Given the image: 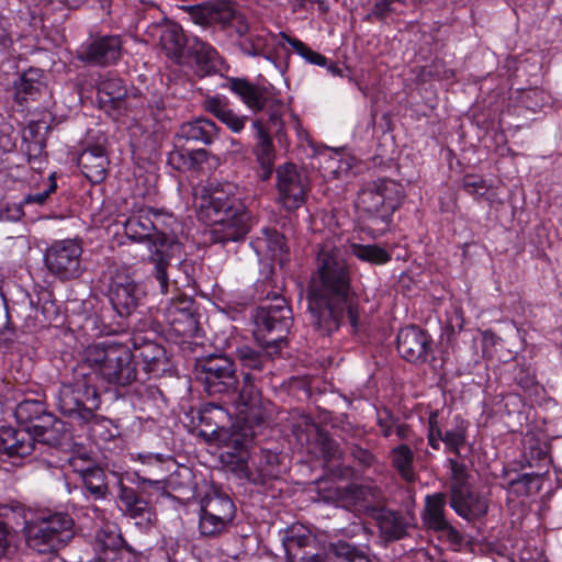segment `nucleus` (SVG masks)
<instances>
[{"mask_svg":"<svg viewBox=\"0 0 562 562\" xmlns=\"http://www.w3.org/2000/svg\"><path fill=\"white\" fill-rule=\"evenodd\" d=\"M311 323L321 336L338 330L347 315L353 331L362 326L357 297L351 291L350 272L341 249L331 239L318 245L315 272L308 293Z\"/></svg>","mask_w":562,"mask_h":562,"instance_id":"1","label":"nucleus"},{"mask_svg":"<svg viewBox=\"0 0 562 562\" xmlns=\"http://www.w3.org/2000/svg\"><path fill=\"white\" fill-rule=\"evenodd\" d=\"M232 183L203 188L195 194L198 216L212 225L213 243L227 244L243 240L250 229V214L236 196Z\"/></svg>","mask_w":562,"mask_h":562,"instance_id":"2","label":"nucleus"},{"mask_svg":"<svg viewBox=\"0 0 562 562\" xmlns=\"http://www.w3.org/2000/svg\"><path fill=\"white\" fill-rule=\"evenodd\" d=\"M161 214L151 207L140 209L124 223V233L133 241L147 243L148 262L154 266V276L161 293H167L169 277L167 269L175 257L180 256L181 244L176 234L161 227Z\"/></svg>","mask_w":562,"mask_h":562,"instance_id":"3","label":"nucleus"},{"mask_svg":"<svg viewBox=\"0 0 562 562\" xmlns=\"http://www.w3.org/2000/svg\"><path fill=\"white\" fill-rule=\"evenodd\" d=\"M18 423L47 446L45 462L48 468L59 469L65 479L66 488L70 492L66 468L70 465V434L65 423L48 413L40 400H24L14 412Z\"/></svg>","mask_w":562,"mask_h":562,"instance_id":"4","label":"nucleus"},{"mask_svg":"<svg viewBox=\"0 0 562 562\" xmlns=\"http://www.w3.org/2000/svg\"><path fill=\"white\" fill-rule=\"evenodd\" d=\"M405 198L401 183L380 178L366 182L358 192L357 209L368 220L382 224L381 232L391 223L393 213L402 205Z\"/></svg>","mask_w":562,"mask_h":562,"instance_id":"5","label":"nucleus"},{"mask_svg":"<svg viewBox=\"0 0 562 562\" xmlns=\"http://www.w3.org/2000/svg\"><path fill=\"white\" fill-rule=\"evenodd\" d=\"M226 88L252 112H266L268 119L265 123L278 126L277 133L282 130L281 117L285 105L272 87L256 85L245 78L232 77L227 79Z\"/></svg>","mask_w":562,"mask_h":562,"instance_id":"6","label":"nucleus"},{"mask_svg":"<svg viewBox=\"0 0 562 562\" xmlns=\"http://www.w3.org/2000/svg\"><path fill=\"white\" fill-rule=\"evenodd\" d=\"M255 324L256 339L268 341L269 347L281 350L288 344L286 336L293 324L292 310L284 297L276 296L257 308Z\"/></svg>","mask_w":562,"mask_h":562,"instance_id":"7","label":"nucleus"},{"mask_svg":"<svg viewBox=\"0 0 562 562\" xmlns=\"http://www.w3.org/2000/svg\"><path fill=\"white\" fill-rule=\"evenodd\" d=\"M195 374L209 395L234 393L238 386L234 362L225 356L212 355L199 360Z\"/></svg>","mask_w":562,"mask_h":562,"instance_id":"8","label":"nucleus"},{"mask_svg":"<svg viewBox=\"0 0 562 562\" xmlns=\"http://www.w3.org/2000/svg\"><path fill=\"white\" fill-rule=\"evenodd\" d=\"M227 469L256 485H263L268 481L279 476V457L269 450H260L247 459L243 453L238 456L228 454L225 461Z\"/></svg>","mask_w":562,"mask_h":562,"instance_id":"9","label":"nucleus"},{"mask_svg":"<svg viewBox=\"0 0 562 562\" xmlns=\"http://www.w3.org/2000/svg\"><path fill=\"white\" fill-rule=\"evenodd\" d=\"M70 527V518L67 513H41L34 519L25 521V539L27 546L44 553L54 548V541L63 530Z\"/></svg>","mask_w":562,"mask_h":562,"instance_id":"10","label":"nucleus"},{"mask_svg":"<svg viewBox=\"0 0 562 562\" xmlns=\"http://www.w3.org/2000/svg\"><path fill=\"white\" fill-rule=\"evenodd\" d=\"M448 496L445 493H434L425 497V505L420 518L428 531L445 540L454 549L463 543L462 533L447 518Z\"/></svg>","mask_w":562,"mask_h":562,"instance_id":"11","label":"nucleus"},{"mask_svg":"<svg viewBox=\"0 0 562 562\" xmlns=\"http://www.w3.org/2000/svg\"><path fill=\"white\" fill-rule=\"evenodd\" d=\"M277 188L280 203L288 210L301 207L308 190L307 177L304 170L288 162L277 169Z\"/></svg>","mask_w":562,"mask_h":562,"instance_id":"12","label":"nucleus"},{"mask_svg":"<svg viewBox=\"0 0 562 562\" xmlns=\"http://www.w3.org/2000/svg\"><path fill=\"white\" fill-rule=\"evenodd\" d=\"M288 41L290 36L283 32L274 34L265 27H249L247 33L237 41V45L248 56L271 59Z\"/></svg>","mask_w":562,"mask_h":562,"instance_id":"13","label":"nucleus"},{"mask_svg":"<svg viewBox=\"0 0 562 562\" xmlns=\"http://www.w3.org/2000/svg\"><path fill=\"white\" fill-rule=\"evenodd\" d=\"M47 90V77L43 69L29 67L19 72L11 86V95L15 105L22 110L36 102Z\"/></svg>","mask_w":562,"mask_h":562,"instance_id":"14","label":"nucleus"},{"mask_svg":"<svg viewBox=\"0 0 562 562\" xmlns=\"http://www.w3.org/2000/svg\"><path fill=\"white\" fill-rule=\"evenodd\" d=\"M122 42L119 36L106 35L82 44L77 49V58L95 66H109L121 58Z\"/></svg>","mask_w":562,"mask_h":562,"instance_id":"15","label":"nucleus"},{"mask_svg":"<svg viewBox=\"0 0 562 562\" xmlns=\"http://www.w3.org/2000/svg\"><path fill=\"white\" fill-rule=\"evenodd\" d=\"M396 342L400 355L412 363L426 362L432 351L429 335L416 325L402 328Z\"/></svg>","mask_w":562,"mask_h":562,"instance_id":"16","label":"nucleus"},{"mask_svg":"<svg viewBox=\"0 0 562 562\" xmlns=\"http://www.w3.org/2000/svg\"><path fill=\"white\" fill-rule=\"evenodd\" d=\"M72 472L77 473L85 488L94 497L102 498L106 491V476L102 468L95 464L86 452L76 449L72 443Z\"/></svg>","mask_w":562,"mask_h":562,"instance_id":"17","label":"nucleus"},{"mask_svg":"<svg viewBox=\"0 0 562 562\" xmlns=\"http://www.w3.org/2000/svg\"><path fill=\"white\" fill-rule=\"evenodd\" d=\"M109 295L115 312L121 317H127L137 308L145 292L130 277H116L111 283Z\"/></svg>","mask_w":562,"mask_h":562,"instance_id":"18","label":"nucleus"},{"mask_svg":"<svg viewBox=\"0 0 562 562\" xmlns=\"http://www.w3.org/2000/svg\"><path fill=\"white\" fill-rule=\"evenodd\" d=\"M252 127L256 132V137L258 139V143L254 148V154L256 156L258 164L260 165V171L258 173V177L260 180L266 181L272 175L276 159L274 146L271 140L270 133L279 135L281 134L283 128L277 133L276 130L278 128V126L271 125L270 123H265L263 119L254 120Z\"/></svg>","mask_w":562,"mask_h":562,"instance_id":"19","label":"nucleus"},{"mask_svg":"<svg viewBox=\"0 0 562 562\" xmlns=\"http://www.w3.org/2000/svg\"><path fill=\"white\" fill-rule=\"evenodd\" d=\"M132 344L135 349L134 359L138 358L142 361L147 373L158 375L167 370L168 359L162 346L139 334L132 337Z\"/></svg>","mask_w":562,"mask_h":562,"instance_id":"20","label":"nucleus"},{"mask_svg":"<svg viewBox=\"0 0 562 562\" xmlns=\"http://www.w3.org/2000/svg\"><path fill=\"white\" fill-rule=\"evenodd\" d=\"M43 445L38 437L25 429L0 427V452L9 457H26Z\"/></svg>","mask_w":562,"mask_h":562,"instance_id":"21","label":"nucleus"},{"mask_svg":"<svg viewBox=\"0 0 562 562\" xmlns=\"http://www.w3.org/2000/svg\"><path fill=\"white\" fill-rule=\"evenodd\" d=\"M43 445L38 437L25 429L0 427V452L9 457H26Z\"/></svg>","mask_w":562,"mask_h":562,"instance_id":"22","label":"nucleus"},{"mask_svg":"<svg viewBox=\"0 0 562 562\" xmlns=\"http://www.w3.org/2000/svg\"><path fill=\"white\" fill-rule=\"evenodd\" d=\"M43 445L38 437L25 429L0 427V452L9 457H26Z\"/></svg>","mask_w":562,"mask_h":562,"instance_id":"23","label":"nucleus"},{"mask_svg":"<svg viewBox=\"0 0 562 562\" xmlns=\"http://www.w3.org/2000/svg\"><path fill=\"white\" fill-rule=\"evenodd\" d=\"M115 353H121V360L105 364L102 379L121 386L130 385L137 378L133 352L127 346L119 345Z\"/></svg>","mask_w":562,"mask_h":562,"instance_id":"24","label":"nucleus"},{"mask_svg":"<svg viewBox=\"0 0 562 562\" xmlns=\"http://www.w3.org/2000/svg\"><path fill=\"white\" fill-rule=\"evenodd\" d=\"M120 499L124 505L125 513L135 520V524L142 529H149L157 519L153 506L144 498L139 497L132 487L123 486L120 491Z\"/></svg>","mask_w":562,"mask_h":562,"instance_id":"25","label":"nucleus"},{"mask_svg":"<svg viewBox=\"0 0 562 562\" xmlns=\"http://www.w3.org/2000/svg\"><path fill=\"white\" fill-rule=\"evenodd\" d=\"M449 505L457 515L468 521L476 520L486 515L488 510L487 499L470 487L454 496H449Z\"/></svg>","mask_w":562,"mask_h":562,"instance_id":"26","label":"nucleus"},{"mask_svg":"<svg viewBox=\"0 0 562 562\" xmlns=\"http://www.w3.org/2000/svg\"><path fill=\"white\" fill-rule=\"evenodd\" d=\"M119 345L100 342L87 346L80 353L79 366L90 368L102 378L105 364L121 360V353H115Z\"/></svg>","mask_w":562,"mask_h":562,"instance_id":"27","label":"nucleus"},{"mask_svg":"<svg viewBox=\"0 0 562 562\" xmlns=\"http://www.w3.org/2000/svg\"><path fill=\"white\" fill-rule=\"evenodd\" d=\"M81 172L91 182H101L108 172L109 159L101 145H93L85 149L78 157Z\"/></svg>","mask_w":562,"mask_h":562,"instance_id":"28","label":"nucleus"},{"mask_svg":"<svg viewBox=\"0 0 562 562\" xmlns=\"http://www.w3.org/2000/svg\"><path fill=\"white\" fill-rule=\"evenodd\" d=\"M167 322L172 331L182 337H191L198 329V319L190 301L173 303L167 310Z\"/></svg>","mask_w":562,"mask_h":562,"instance_id":"29","label":"nucleus"},{"mask_svg":"<svg viewBox=\"0 0 562 562\" xmlns=\"http://www.w3.org/2000/svg\"><path fill=\"white\" fill-rule=\"evenodd\" d=\"M47 269L61 280H68L70 265V240L64 239L54 243L47 248L44 256Z\"/></svg>","mask_w":562,"mask_h":562,"instance_id":"30","label":"nucleus"},{"mask_svg":"<svg viewBox=\"0 0 562 562\" xmlns=\"http://www.w3.org/2000/svg\"><path fill=\"white\" fill-rule=\"evenodd\" d=\"M376 521L382 537L387 541L402 539L409 528V521L405 515L390 509H381Z\"/></svg>","mask_w":562,"mask_h":562,"instance_id":"31","label":"nucleus"},{"mask_svg":"<svg viewBox=\"0 0 562 562\" xmlns=\"http://www.w3.org/2000/svg\"><path fill=\"white\" fill-rule=\"evenodd\" d=\"M220 127L210 119L199 117L183 123L179 130V136L187 140L212 144L218 137Z\"/></svg>","mask_w":562,"mask_h":562,"instance_id":"32","label":"nucleus"},{"mask_svg":"<svg viewBox=\"0 0 562 562\" xmlns=\"http://www.w3.org/2000/svg\"><path fill=\"white\" fill-rule=\"evenodd\" d=\"M225 0L201 3L195 5H182L180 9L186 12L189 19L198 25L209 26L218 24L221 16H226L227 11L222 13Z\"/></svg>","mask_w":562,"mask_h":562,"instance_id":"33","label":"nucleus"},{"mask_svg":"<svg viewBox=\"0 0 562 562\" xmlns=\"http://www.w3.org/2000/svg\"><path fill=\"white\" fill-rule=\"evenodd\" d=\"M259 342L263 349L262 351L245 345L236 349V357L244 368L260 372L265 369L266 362L278 356L281 350L269 347L268 341Z\"/></svg>","mask_w":562,"mask_h":562,"instance_id":"34","label":"nucleus"},{"mask_svg":"<svg viewBox=\"0 0 562 562\" xmlns=\"http://www.w3.org/2000/svg\"><path fill=\"white\" fill-rule=\"evenodd\" d=\"M315 537L302 525L292 526L286 530L282 543L286 553V561L292 562L297 555V551L315 543Z\"/></svg>","mask_w":562,"mask_h":562,"instance_id":"35","label":"nucleus"},{"mask_svg":"<svg viewBox=\"0 0 562 562\" xmlns=\"http://www.w3.org/2000/svg\"><path fill=\"white\" fill-rule=\"evenodd\" d=\"M201 509L224 517L233 522L236 507L232 498L220 491L213 490L201 499Z\"/></svg>","mask_w":562,"mask_h":562,"instance_id":"36","label":"nucleus"},{"mask_svg":"<svg viewBox=\"0 0 562 562\" xmlns=\"http://www.w3.org/2000/svg\"><path fill=\"white\" fill-rule=\"evenodd\" d=\"M392 467L398 475L406 482H413L416 479L414 470L415 454L412 448L405 443L394 447L390 452Z\"/></svg>","mask_w":562,"mask_h":562,"instance_id":"37","label":"nucleus"},{"mask_svg":"<svg viewBox=\"0 0 562 562\" xmlns=\"http://www.w3.org/2000/svg\"><path fill=\"white\" fill-rule=\"evenodd\" d=\"M469 423L456 415L451 422V427L443 431V445L446 450L452 452L454 456H460L461 448L467 442Z\"/></svg>","mask_w":562,"mask_h":562,"instance_id":"38","label":"nucleus"},{"mask_svg":"<svg viewBox=\"0 0 562 562\" xmlns=\"http://www.w3.org/2000/svg\"><path fill=\"white\" fill-rule=\"evenodd\" d=\"M227 11L226 16H221L218 25L226 30L229 36H236L237 41L240 40L249 30V24L245 16L238 12L235 7L225 0L222 13Z\"/></svg>","mask_w":562,"mask_h":562,"instance_id":"39","label":"nucleus"},{"mask_svg":"<svg viewBox=\"0 0 562 562\" xmlns=\"http://www.w3.org/2000/svg\"><path fill=\"white\" fill-rule=\"evenodd\" d=\"M160 44L168 56L179 59L183 56L187 38L182 29L179 25L172 24L161 33Z\"/></svg>","mask_w":562,"mask_h":562,"instance_id":"40","label":"nucleus"},{"mask_svg":"<svg viewBox=\"0 0 562 562\" xmlns=\"http://www.w3.org/2000/svg\"><path fill=\"white\" fill-rule=\"evenodd\" d=\"M127 94L124 81L113 75L102 79L98 86V95L101 102H111L115 105L122 102Z\"/></svg>","mask_w":562,"mask_h":562,"instance_id":"41","label":"nucleus"},{"mask_svg":"<svg viewBox=\"0 0 562 562\" xmlns=\"http://www.w3.org/2000/svg\"><path fill=\"white\" fill-rule=\"evenodd\" d=\"M255 375L245 373L243 378V385L238 391L237 406L243 407L241 412H252L258 408L261 400V393L255 384Z\"/></svg>","mask_w":562,"mask_h":562,"instance_id":"42","label":"nucleus"},{"mask_svg":"<svg viewBox=\"0 0 562 562\" xmlns=\"http://www.w3.org/2000/svg\"><path fill=\"white\" fill-rule=\"evenodd\" d=\"M232 524V521L226 520L224 517L200 509L199 531L202 537L215 538L228 531Z\"/></svg>","mask_w":562,"mask_h":562,"instance_id":"43","label":"nucleus"},{"mask_svg":"<svg viewBox=\"0 0 562 562\" xmlns=\"http://www.w3.org/2000/svg\"><path fill=\"white\" fill-rule=\"evenodd\" d=\"M351 252L358 259L374 265H384L391 260V255L378 245L352 244Z\"/></svg>","mask_w":562,"mask_h":562,"instance_id":"44","label":"nucleus"},{"mask_svg":"<svg viewBox=\"0 0 562 562\" xmlns=\"http://www.w3.org/2000/svg\"><path fill=\"white\" fill-rule=\"evenodd\" d=\"M263 243L266 244L267 250L270 252L273 260L283 262V257L288 251V246L284 236L276 229L265 228Z\"/></svg>","mask_w":562,"mask_h":562,"instance_id":"45","label":"nucleus"},{"mask_svg":"<svg viewBox=\"0 0 562 562\" xmlns=\"http://www.w3.org/2000/svg\"><path fill=\"white\" fill-rule=\"evenodd\" d=\"M448 462L451 474L449 496H454L458 493H461L463 490L469 488V475L464 464L458 462L456 459H449Z\"/></svg>","mask_w":562,"mask_h":562,"instance_id":"46","label":"nucleus"},{"mask_svg":"<svg viewBox=\"0 0 562 562\" xmlns=\"http://www.w3.org/2000/svg\"><path fill=\"white\" fill-rule=\"evenodd\" d=\"M94 305V300L89 299L80 302V311L72 308L75 311L77 323L80 329L85 333L89 330H94L97 328L98 316L94 312H92Z\"/></svg>","mask_w":562,"mask_h":562,"instance_id":"47","label":"nucleus"},{"mask_svg":"<svg viewBox=\"0 0 562 562\" xmlns=\"http://www.w3.org/2000/svg\"><path fill=\"white\" fill-rule=\"evenodd\" d=\"M288 43L293 47V49L300 54L305 60H307L310 64L318 65V66H327V58L311 49L308 46H306L303 42H301L297 38L290 37V41Z\"/></svg>","mask_w":562,"mask_h":562,"instance_id":"48","label":"nucleus"},{"mask_svg":"<svg viewBox=\"0 0 562 562\" xmlns=\"http://www.w3.org/2000/svg\"><path fill=\"white\" fill-rule=\"evenodd\" d=\"M536 475L530 473L519 474L517 477L508 481L507 488L516 496H528L531 491V484Z\"/></svg>","mask_w":562,"mask_h":562,"instance_id":"49","label":"nucleus"},{"mask_svg":"<svg viewBox=\"0 0 562 562\" xmlns=\"http://www.w3.org/2000/svg\"><path fill=\"white\" fill-rule=\"evenodd\" d=\"M203 108L217 120H221L231 109L228 99L223 95L207 97L203 102Z\"/></svg>","mask_w":562,"mask_h":562,"instance_id":"50","label":"nucleus"},{"mask_svg":"<svg viewBox=\"0 0 562 562\" xmlns=\"http://www.w3.org/2000/svg\"><path fill=\"white\" fill-rule=\"evenodd\" d=\"M462 187L474 196H483L488 189L486 181L477 175H465L462 179Z\"/></svg>","mask_w":562,"mask_h":562,"instance_id":"51","label":"nucleus"},{"mask_svg":"<svg viewBox=\"0 0 562 562\" xmlns=\"http://www.w3.org/2000/svg\"><path fill=\"white\" fill-rule=\"evenodd\" d=\"M515 382L524 392H531L537 387L535 371L530 367L520 366L516 369Z\"/></svg>","mask_w":562,"mask_h":562,"instance_id":"52","label":"nucleus"},{"mask_svg":"<svg viewBox=\"0 0 562 562\" xmlns=\"http://www.w3.org/2000/svg\"><path fill=\"white\" fill-rule=\"evenodd\" d=\"M428 442L431 448L438 450L440 442H443V430L438 423V412H431L428 417Z\"/></svg>","mask_w":562,"mask_h":562,"instance_id":"53","label":"nucleus"},{"mask_svg":"<svg viewBox=\"0 0 562 562\" xmlns=\"http://www.w3.org/2000/svg\"><path fill=\"white\" fill-rule=\"evenodd\" d=\"M190 52L194 54L198 59L204 61H213L217 56V52L210 44L194 37Z\"/></svg>","mask_w":562,"mask_h":562,"instance_id":"54","label":"nucleus"},{"mask_svg":"<svg viewBox=\"0 0 562 562\" xmlns=\"http://www.w3.org/2000/svg\"><path fill=\"white\" fill-rule=\"evenodd\" d=\"M13 533L9 526L0 519V559L7 558L14 550Z\"/></svg>","mask_w":562,"mask_h":562,"instance_id":"55","label":"nucleus"},{"mask_svg":"<svg viewBox=\"0 0 562 562\" xmlns=\"http://www.w3.org/2000/svg\"><path fill=\"white\" fill-rule=\"evenodd\" d=\"M48 179H49V184L47 186L46 189H44L42 192L29 193L24 198L23 203L26 205L44 204L46 202V200L48 199L49 194L53 193L57 188V183H56L54 175H49Z\"/></svg>","mask_w":562,"mask_h":562,"instance_id":"56","label":"nucleus"},{"mask_svg":"<svg viewBox=\"0 0 562 562\" xmlns=\"http://www.w3.org/2000/svg\"><path fill=\"white\" fill-rule=\"evenodd\" d=\"M187 160L182 165L178 164V170L195 169L199 165L207 160L209 153L205 149L187 150Z\"/></svg>","mask_w":562,"mask_h":562,"instance_id":"57","label":"nucleus"},{"mask_svg":"<svg viewBox=\"0 0 562 562\" xmlns=\"http://www.w3.org/2000/svg\"><path fill=\"white\" fill-rule=\"evenodd\" d=\"M225 124L232 132L239 133L245 128L248 121V116L238 115L234 110L229 109L226 114L220 120Z\"/></svg>","mask_w":562,"mask_h":562,"instance_id":"58","label":"nucleus"},{"mask_svg":"<svg viewBox=\"0 0 562 562\" xmlns=\"http://www.w3.org/2000/svg\"><path fill=\"white\" fill-rule=\"evenodd\" d=\"M526 459L531 468L538 465L540 462L549 463L548 452L541 448L539 443L529 447V452H526Z\"/></svg>","mask_w":562,"mask_h":562,"instance_id":"59","label":"nucleus"},{"mask_svg":"<svg viewBox=\"0 0 562 562\" xmlns=\"http://www.w3.org/2000/svg\"><path fill=\"white\" fill-rule=\"evenodd\" d=\"M351 456L363 468H370L376 461L372 452L359 446H353L351 448Z\"/></svg>","mask_w":562,"mask_h":562,"instance_id":"60","label":"nucleus"},{"mask_svg":"<svg viewBox=\"0 0 562 562\" xmlns=\"http://www.w3.org/2000/svg\"><path fill=\"white\" fill-rule=\"evenodd\" d=\"M396 419L389 413L385 412L384 415H379L378 417V426L382 436L391 437L394 431V427L396 426Z\"/></svg>","mask_w":562,"mask_h":562,"instance_id":"61","label":"nucleus"},{"mask_svg":"<svg viewBox=\"0 0 562 562\" xmlns=\"http://www.w3.org/2000/svg\"><path fill=\"white\" fill-rule=\"evenodd\" d=\"M15 330L5 325L3 328H0V349H10L15 340Z\"/></svg>","mask_w":562,"mask_h":562,"instance_id":"62","label":"nucleus"},{"mask_svg":"<svg viewBox=\"0 0 562 562\" xmlns=\"http://www.w3.org/2000/svg\"><path fill=\"white\" fill-rule=\"evenodd\" d=\"M87 394H88L87 400L82 401V400L76 398L75 403H76V406L78 409L81 406L86 407L90 403V406L88 409H89V413H91L92 408L97 407V392L94 389H87Z\"/></svg>","mask_w":562,"mask_h":562,"instance_id":"63","label":"nucleus"},{"mask_svg":"<svg viewBox=\"0 0 562 562\" xmlns=\"http://www.w3.org/2000/svg\"><path fill=\"white\" fill-rule=\"evenodd\" d=\"M393 434H395L400 440L409 441L413 437L412 428L407 424L398 422H396Z\"/></svg>","mask_w":562,"mask_h":562,"instance_id":"64","label":"nucleus"}]
</instances>
